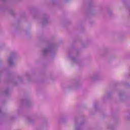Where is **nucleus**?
<instances>
[{"mask_svg": "<svg viewBox=\"0 0 130 130\" xmlns=\"http://www.w3.org/2000/svg\"><path fill=\"white\" fill-rule=\"evenodd\" d=\"M49 51H50V47L46 48L43 49V53L44 54V55H46V54L48 53Z\"/></svg>", "mask_w": 130, "mask_h": 130, "instance_id": "nucleus-2", "label": "nucleus"}, {"mask_svg": "<svg viewBox=\"0 0 130 130\" xmlns=\"http://www.w3.org/2000/svg\"><path fill=\"white\" fill-rule=\"evenodd\" d=\"M6 94H8V92H6Z\"/></svg>", "mask_w": 130, "mask_h": 130, "instance_id": "nucleus-6", "label": "nucleus"}, {"mask_svg": "<svg viewBox=\"0 0 130 130\" xmlns=\"http://www.w3.org/2000/svg\"><path fill=\"white\" fill-rule=\"evenodd\" d=\"M16 55V53L15 52L11 53L10 56L8 58V62L11 67L12 66H14V57H15V55Z\"/></svg>", "mask_w": 130, "mask_h": 130, "instance_id": "nucleus-1", "label": "nucleus"}, {"mask_svg": "<svg viewBox=\"0 0 130 130\" xmlns=\"http://www.w3.org/2000/svg\"><path fill=\"white\" fill-rule=\"evenodd\" d=\"M72 60H73V62H74V63H75V62H78V60L75 58H73Z\"/></svg>", "mask_w": 130, "mask_h": 130, "instance_id": "nucleus-4", "label": "nucleus"}, {"mask_svg": "<svg viewBox=\"0 0 130 130\" xmlns=\"http://www.w3.org/2000/svg\"><path fill=\"white\" fill-rule=\"evenodd\" d=\"M48 23V20H47V18H46L43 20V22H42V24L43 26H44V25H46Z\"/></svg>", "mask_w": 130, "mask_h": 130, "instance_id": "nucleus-3", "label": "nucleus"}, {"mask_svg": "<svg viewBox=\"0 0 130 130\" xmlns=\"http://www.w3.org/2000/svg\"><path fill=\"white\" fill-rule=\"evenodd\" d=\"M109 128H110L111 129H112V126H109Z\"/></svg>", "mask_w": 130, "mask_h": 130, "instance_id": "nucleus-5", "label": "nucleus"}, {"mask_svg": "<svg viewBox=\"0 0 130 130\" xmlns=\"http://www.w3.org/2000/svg\"><path fill=\"white\" fill-rule=\"evenodd\" d=\"M0 113H1V111H0Z\"/></svg>", "mask_w": 130, "mask_h": 130, "instance_id": "nucleus-7", "label": "nucleus"}]
</instances>
